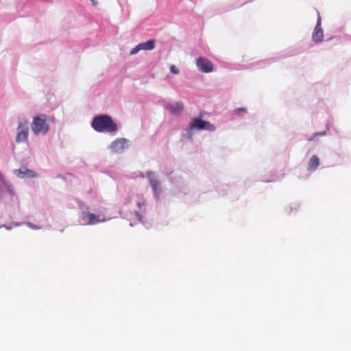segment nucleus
<instances>
[{
  "mask_svg": "<svg viewBox=\"0 0 351 351\" xmlns=\"http://www.w3.org/2000/svg\"><path fill=\"white\" fill-rule=\"evenodd\" d=\"M92 127L99 132H114L117 130V124L110 116L101 114L95 117L92 121Z\"/></svg>",
  "mask_w": 351,
  "mask_h": 351,
  "instance_id": "obj_1",
  "label": "nucleus"
},
{
  "mask_svg": "<svg viewBox=\"0 0 351 351\" xmlns=\"http://www.w3.org/2000/svg\"><path fill=\"white\" fill-rule=\"evenodd\" d=\"M31 127L35 135H45L49 130V125L47 123V116L43 114L34 117Z\"/></svg>",
  "mask_w": 351,
  "mask_h": 351,
  "instance_id": "obj_2",
  "label": "nucleus"
},
{
  "mask_svg": "<svg viewBox=\"0 0 351 351\" xmlns=\"http://www.w3.org/2000/svg\"><path fill=\"white\" fill-rule=\"evenodd\" d=\"M29 125L26 120L19 122L17 128L16 141L17 143L25 142L28 138Z\"/></svg>",
  "mask_w": 351,
  "mask_h": 351,
  "instance_id": "obj_3",
  "label": "nucleus"
},
{
  "mask_svg": "<svg viewBox=\"0 0 351 351\" xmlns=\"http://www.w3.org/2000/svg\"><path fill=\"white\" fill-rule=\"evenodd\" d=\"M190 128L195 130H205L208 131H214L215 127L208 121H203L201 118H195L190 124Z\"/></svg>",
  "mask_w": 351,
  "mask_h": 351,
  "instance_id": "obj_4",
  "label": "nucleus"
},
{
  "mask_svg": "<svg viewBox=\"0 0 351 351\" xmlns=\"http://www.w3.org/2000/svg\"><path fill=\"white\" fill-rule=\"evenodd\" d=\"M196 65L198 69L203 73H210L213 71V64L208 59L199 57L196 60Z\"/></svg>",
  "mask_w": 351,
  "mask_h": 351,
  "instance_id": "obj_5",
  "label": "nucleus"
},
{
  "mask_svg": "<svg viewBox=\"0 0 351 351\" xmlns=\"http://www.w3.org/2000/svg\"><path fill=\"white\" fill-rule=\"evenodd\" d=\"M128 141L125 138H119L111 143L110 147L114 152H121L128 147Z\"/></svg>",
  "mask_w": 351,
  "mask_h": 351,
  "instance_id": "obj_6",
  "label": "nucleus"
},
{
  "mask_svg": "<svg viewBox=\"0 0 351 351\" xmlns=\"http://www.w3.org/2000/svg\"><path fill=\"white\" fill-rule=\"evenodd\" d=\"M324 33L322 29L321 28V17L318 16L317 24L313 31L312 38L315 42L319 43L322 41Z\"/></svg>",
  "mask_w": 351,
  "mask_h": 351,
  "instance_id": "obj_7",
  "label": "nucleus"
},
{
  "mask_svg": "<svg viewBox=\"0 0 351 351\" xmlns=\"http://www.w3.org/2000/svg\"><path fill=\"white\" fill-rule=\"evenodd\" d=\"M82 219L87 220V224L88 225H93L105 221L104 219H100L99 216L90 212H83Z\"/></svg>",
  "mask_w": 351,
  "mask_h": 351,
  "instance_id": "obj_8",
  "label": "nucleus"
},
{
  "mask_svg": "<svg viewBox=\"0 0 351 351\" xmlns=\"http://www.w3.org/2000/svg\"><path fill=\"white\" fill-rule=\"evenodd\" d=\"M15 175H16L19 178H35L37 177L36 173L30 169H28L26 167H22L20 169H16L14 171Z\"/></svg>",
  "mask_w": 351,
  "mask_h": 351,
  "instance_id": "obj_9",
  "label": "nucleus"
},
{
  "mask_svg": "<svg viewBox=\"0 0 351 351\" xmlns=\"http://www.w3.org/2000/svg\"><path fill=\"white\" fill-rule=\"evenodd\" d=\"M165 108L171 114H178L183 110L184 105L182 102H177L173 104H167L165 105Z\"/></svg>",
  "mask_w": 351,
  "mask_h": 351,
  "instance_id": "obj_10",
  "label": "nucleus"
},
{
  "mask_svg": "<svg viewBox=\"0 0 351 351\" xmlns=\"http://www.w3.org/2000/svg\"><path fill=\"white\" fill-rule=\"evenodd\" d=\"M147 176L149 180L150 185L154 191V193L157 195L160 192V183L159 182L154 178V173L152 172L148 171L147 173Z\"/></svg>",
  "mask_w": 351,
  "mask_h": 351,
  "instance_id": "obj_11",
  "label": "nucleus"
},
{
  "mask_svg": "<svg viewBox=\"0 0 351 351\" xmlns=\"http://www.w3.org/2000/svg\"><path fill=\"white\" fill-rule=\"evenodd\" d=\"M319 165V159L316 155H313L308 162L307 169L312 171L315 170Z\"/></svg>",
  "mask_w": 351,
  "mask_h": 351,
  "instance_id": "obj_12",
  "label": "nucleus"
},
{
  "mask_svg": "<svg viewBox=\"0 0 351 351\" xmlns=\"http://www.w3.org/2000/svg\"><path fill=\"white\" fill-rule=\"evenodd\" d=\"M141 50H152L154 49L156 42L154 40H149L145 43H139Z\"/></svg>",
  "mask_w": 351,
  "mask_h": 351,
  "instance_id": "obj_13",
  "label": "nucleus"
},
{
  "mask_svg": "<svg viewBox=\"0 0 351 351\" xmlns=\"http://www.w3.org/2000/svg\"><path fill=\"white\" fill-rule=\"evenodd\" d=\"M139 51H141V49H140L139 45H137L134 48H133L131 50L130 54L134 55V54L137 53Z\"/></svg>",
  "mask_w": 351,
  "mask_h": 351,
  "instance_id": "obj_14",
  "label": "nucleus"
},
{
  "mask_svg": "<svg viewBox=\"0 0 351 351\" xmlns=\"http://www.w3.org/2000/svg\"><path fill=\"white\" fill-rule=\"evenodd\" d=\"M170 71L172 73L176 75L179 73V69L175 65H171L170 66Z\"/></svg>",
  "mask_w": 351,
  "mask_h": 351,
  "instance_id": "obj_15",
  "label": "nucleus"
},
{
  "mask_svg": "<svg viewBox=\"0 0 351 351\" xmlns=\"http://www.w3.org/2000/svg\"><path fill=\"white\" fill-rule=\"evenodd\" d=\"M235 112L237 114H240L241 112H246V109L245 108H237L235 110Z\"/></svg>",
  "mask_w": 351,
  "mask_h": 351,
  "instance_id": "obj_16",
  "label": "nucleus"
},
{
  "mask_svg": "<svg viewBox=\"0 0 351 351\" xmlns=\"http://www.w3.org/2000/svg\"><path fill=\"white\" fill-rule=\"evenodd\" d=\"M145 205V202L144 200L137 202V206L139 208L144 206Z\"/></svg>",
  "mask_w": 351,
  "mask_h": 351,
  "instance_id": "obj_17",
  "label": "nucleus"
},
{
  "mask_svg": "<svg viewBox=\"0 0 351 351\" xmlns=\"http://www.w3.org/2000/svg\"><path fill=\"white\" fill-rule=\"evenodd\" d=\"M325 134H326V132H320V133H315V134H314V136H318V135H322V136H323V135H325Z\"/></svg>",
  "mask_w": 351,
  "mask_h": 351,
  "instance_id": "obj_18",
  "label": "nucleus"
},
{
  "mask_svg": "<svg viewBox=\"0 0 351 351\" xmlns=\"http://www.w3.org/2000/svg\"><path fill=\"white\" fill-rule=\"evenodd\" d=\"M94 5H96L97 4V1L96 0H90Z\"/></svg>",
  "mask_w": 351,
  "mask_h": 351,
  "instance_id": "obj_19",
  "label": "nucleus"
}]
</instances>
